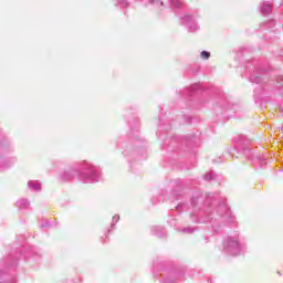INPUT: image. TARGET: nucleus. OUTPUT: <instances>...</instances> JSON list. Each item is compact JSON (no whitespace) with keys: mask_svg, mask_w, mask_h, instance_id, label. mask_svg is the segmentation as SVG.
<instances>
[{"mask_svg":"<svg viewBox=\"0 0 283 283\" xmlns=\"http://www.w3.org/2000/svg\"><path fill=\"white\" fill-rule=\"evenodd\" d=\"M211 56V53L207 52V51H202L201 52V59H203V61L209 60Z\"/></svg>","mask_w":283,"mask_h":283,"instance_id":"obj_1","label":"nucleus"}]
</instances>
